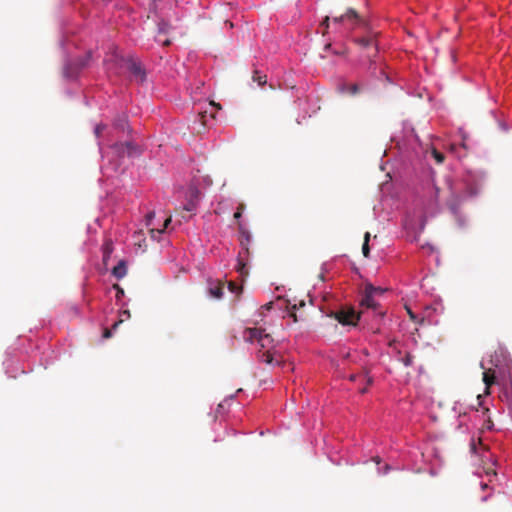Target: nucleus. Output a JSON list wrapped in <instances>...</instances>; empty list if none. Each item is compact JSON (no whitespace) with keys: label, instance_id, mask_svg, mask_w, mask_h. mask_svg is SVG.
I'll use <instances>...</instances> for the list:
<instances>
[{"label":"nucleus","instance_id":"f257e3e1","mask_svg":"<svg viewBox=\"0 0 512 512\" xmlns=\"http://www.w3.org/2000/svg\"><path fill=\"white\" fill-rule=\"evenodd\" d=\"M243 339L248 343H257L259 349L257 358L259 361L272 364L275 358L274 340L270 334L265 333L261 328H246L243 332Z\"/></svg>","mask_w":512,"mask_h":512},{"label":"nucleus","instance_id":"f03ea898","mask_svg":"<svg viewBox=\"0 0 512 512\" xmlns=\"http://www.w3.org/2000/svg\"><path fill=\"white\" fill-rule=\"evenodd\" d=\"M238 230L240 233V244L242 247V250L239 252L238 259H237V272L242 277H245L248 275V270L246 268V260L249 257V244L251 242L252 236L248 230L244 228L241 222H238Z\"/></svg>","mask_w":512,"mask_h":512},{"label":"nucleus","instance_id":"7ed1b4c3","mask_svg":"<svg viewBox=\"0 0 512 512\" xmlns=\"http://www.w3.org/2000/svg\"><path fill=\"white\" fill-rule=\"evenodd\" d=\"M364 313L361 311L360 313H356V311L351 307H343L338 311H334L330 314V317L336 319L342 325H352L355 326L360 319V315Z\"/></svg>","mask_w":512,"mask_h":512},{"label":"nucleus","instance_id":"20e7f679","mask_svg":"<svg viewBox=\"0 0 512 512\" xmlns=\"http://www.w3.org/2000/svg\"><path fill=\"white\" fill-rule=\"evenodd\" d=\"M334 23H344L348 28L353 29L363 23V19L359 16L356 10L349 8L346 13L333 18Z\"/></svg>","mask_w":512,"mask_h":512},{"label":"nucleus","instance_id":"39448f33","mask_svg":"<svg viewBox=\"0 0 512 512\" xmlns=\"http://www.w3.org/2000/svg\"><path fill=\"white\" fill-rule=\"evenodd\" d=\"M112 149L120 157H133L141 154L139 146L131 141L115 143Z\"/></svg>","mask_w":512,"mask_h":512},{"label":"nucleus","instance_id":"423d86ee","mask_svg":"<svg viewBox=\"0 0 512 512\" xmlns=\"http://www.w3.org/2000/svg\"><path fill=\"white\" fill-rule=\"evenodd\" d=\"M360 306L367 310H372L380 318L385 315V311L380 309L379 303L376 301V296L369 294L366 290H363Z\"/></svg>","mask_w":512,"mask_h":512},{"label":"nucleus","instance_id":"0eeeda50","mask_svg":"<svg viewBox=\"0 0 512 512\" xmlns=\"http://www.w3.org/2000/svg\"><path fill=\"white\" fill-rule=\"evenodd\" d=\"M306 305L304 299L297 300L296 298L287 300V309L289 317L293 319L294 323L304 321L306 316L303 313L297 314V310L303 308Z\"/></svg>","mask_w":512,"mask_h":512},{"label":"nucleus","instance_id":"6e6552de","mask_svg":"<svg viewBox=\"0 0 512 512\" xmlns=\"http://www.w3.org/2000/svg\"><path fill=\"white\" fill-rule=\"evenodd\" d=\"M91 58V53H87L84 57L77 59L75 62L69 63L64 69V74L67 78H74L79 71L87 66Z\"/></svg>","mask_w":512,"mask_h":512},{"label":"nucleus","instance_id":"1a4fd4ad","mask_svg":"<svg viewBox=\"0 0 512 512\" xmlns=\"http://www.w3.org/2000/svg\"><path fill=\"white\" fill-rule=\"evenodd\" d=\"M355 42L363 48L373 50V53H368V57L374 56L378 52V46L374 38L372 37H360L356 38Z\"/></svg>","mask_w":512,"mask_h":512},{"label":"nucleus","instance_id":"9d476101","mask_svg":"<svg viewBox=\"0 0 512 512\" xmlns=\"http://www.w3.org/2000/svg\"><path fill=\"white\" fill-rule=\"evenodd\" d=\"M128 70L130 71V73L136 77V79H138L139 81H144L145 79V71L141 65V63L135 61V60H130L128 62Z\"/></svg>","mask_w":512,"mask_h":512},{"label":"nucleus","instance_id":"9b49d317","mask_svg":"<svg viewBox=\"0 0 512 512\" xmlns=\"http://www.w3.org/2000/svg\"><path fill=\"white\" fill-rule=\"evenodd\" d=\"M483 382L485 384V394H490V387L496 382L495 371L487 369L483 372Z\"/></svg>","mask_w":512,"mask_h":512},{"label":"nucleus","instance_id":"f8f14e48","mask_svg":"<svg viewBox=\"0 0 512 512\" xmlns=\"http://www.w3.org/2000/svg\"><path fill=\"white\" fill-rule=\"evenodd\" d=\"M113 242L110 238H106L102 245V253H103V262L107 264L108 259L110 258L113 252Z\"/></svg>","mask_w":512,"mask_h":512},{"label":"nucleus","instance_id":"ddd939ff","mask_svg":"<svg viewBox=\"0 0 512 512\" xmlns=\"http://www.w3.org/2000/svg\"><path fill=\"white\" fill-rule=\"evenodd\" d=\"M127 274V266L124 260H121L113 269L112 275L117 279H122Z\"/></svg>","mask_w":512,"mask_h":512},{"label":"nucleus","instance_id":"4468645a","mask_svg":"<svg viewBox=\"0 0 512 512\" xmlns=\"http://www.w3.org/2000/svg\"><path fill=\"white\" fill-rule=\"evenodd\" d=\"M341 90L343 92H347L351 95H356L360 92V87L358 84L356 83H353V84H344L342 87H341Z\"/></svg>","mask_w":512,"mask_h":512},{"label":"nucleus","instance_id":"2eb2a0df","mask_svg":"<svg viewBox=\"0 0 512 512\" xmlns=\"http://www.w3.org/2000/svg\"><path fill=\"white\" fill-rule=\"evenodd\" d=\"M209 293L214 298H221L223 295V285L221 283H217L214 287L209 288Z\"/></svg>","mask_w":512,"mask_h":512},{"label":"nucleus","instance_id":"dca6fc26","mask_svg":"<svg viewBox=\"0 0 512 512\" xmlns=\"http://www.w3.org/2000/svg\"><path fill=\"white\" fill-rule=\"evenodd\" d=\"M364 290L376 297L382 295L385 292V290L381 287H375L372 284H366Z\"/></svg>","mask_w":512,"mask_h":512},{"label":"nucleus","instance_id":"f3484780","mask_svg":"<svg viewBox=\"0 0 512 512\" xmlns=\"http://www.w3.org/2000/svg\"><path fill=\"white\" fill-rule=\"evenodd\" d=\"M369 240H370V233L366 232L364 235V242L362 245V253L364 257H369L370 254V247H369Z\"/></svg>","mask_w":512,"mask_h":512},{"label":"nucleus","instance_id":"a211bd4d","mask_svg":"<svg viewBox=\"0 0 512 512\" xmlns=\"http://www.w3.org/2000/svg\"><path fill=\"white\" fill-rule=\"evenodd\" d=\"M266 75H262L259 71H254L253 80L258 83L259 86H263L267 82Z\"/></svg>","mask_w":512,"mask_h":512},{"label":"nucleus","instance_id":"6ab92c4d","mask_svg":"<svg viewBox=\"0 0 512 512\" xmlns=\"http://www.w3.org/2000/svg\"><path fill=\"white\" fill-rule=\"evenodd\" d=\"M170 29L171 25L168 22L162 20L158 23L159 34H167Z\"/></svg>","mask_w":512,"mask_h":512},{"label":"nucleus","instance_id":"aec40b11","mask_svg":"<svg viewBox=\"0 0 512 512\" xmlns=\"http://www.w3.org/2000/svg\"><path fill=\"white\" fill-rule=\"evenodd\" d=\"M120 320L119 321H116L113 326H112V329L115 330L125 319H129L130 318V311L129 310H124L120 313Z\"/></svg>","mask_w":512,"mask_h":512},{"label":"nucleus","instance_id":"412c9836","mask_svg":"<svg viewBox=\"0 0 512 512\" xmlns=\"http://www.w3.org/2000/svg\"><path fill=\"white\" fill-rule=\"evenodd\" d=\"M405 366H411L413 364L414 356L411 353H406L404 357L399 359Z\"/></svg>","mask_w":512,"mask_h":512},{"label":"nucleus","instance_id":"4be33fe9","mask_svg":"<svg viewBox=\"0 0 512 512\" xmlns=\"http://www.w3.org/2000/svg\"><path fill=\"white\" fill-rule=\"evenodd\" d=\"M170 222H171V218H167V219H165V221H164V223H163L161 228H157L156 229V228L152 227L150 229V232L151 233L157 232L158 234H161V233H163L165 231V229L167 228V226L169 225Z\"/></svg>","mask_w":512,"mask_h":512},{"label":"nucleus","instance_id":"5701e85b","mask_svg":"<svg viewBox=\"0 0 512 512\" xmlns=\"http://www.w3.org/2000/svg\"><path fill=\"white\" fill-rule=\"evenodd\" d=\"M432 156L438 164L443 163L445 158L444 155L441 152L437 151L436 149L432 150Z\"/></svg>","mask_w":512,"mask_h":512},{"label":"nucleus","instance_id":"b1692460","mask_svg":"<svg viewBox=\"0 0 512 512\" xmlns=\"http://www.w3.org/2000/svg\"><path fill=\"white\" fill-rule=\"evenodd\" d=\"M244 208H245V205H244V204H240V205L237 207V210H236V212L234 213V218H235L236 220H239V219L241 218V216H242V212H243Z\"/></svg>","mask_w":512,"mask_h":512},{"label":"nucleus","instance_id":"393cba45","mask_svg":"<svg viewBox=\"0 0 512 512\" xmlns=\"http://www.w3.org/2000/svg\"><path fill=\"white\" fill-rule=\"evenodd\" d=\"M329 21H330V17L329 16H326L323 21L321 22V26L324 28L323 30V35H325L327 33V30L329 28Z\"/></svg>","mask_w":512,"mask_h":512},{"label":"nucleus","instance_id":"a878e982","mask_svg":"<svg viewBox=\"0 0 512 512\" xmlns=\"http://www.w3.org/2000/svg\"><path fill=\"white\" fill-rule=\"evenodd\" d=\"M115 125L121 130H125L127 123L125 118H120L116 121Z\"/></svg>","mask_w":512,"mask_h":512},{"label":"nucleus","instance_id":"bb28decb","mask_svg":"<svg viewBox=\"0 0 512 512\" xmlns=\"http://www.w3.org/2000/svg\"><path fill=\"white\" fill-rule=\"evenodd\" d=\"M105 128H106V126H105V125H103V124H98V125L95 127V130H94V133H95L96 137H99Z\"/></svg>","mask_w":512,"mask_h":512},{"label":"nucleus","instance_id":"cd10ccee","mask_svg":"<svg viewBox=\"0 0 512 512\" xmlns=\"http://www.w3.org/2000/svg\"><path fill=\"white\" fill-rule=\"evenodd\" d=\"M155 217V213L154 212H150L147 214L146 216V225L148 227H151L152 226V220L154 219Z\"/></svg>","mask_w":512,"mask_h":512},{"label":"nucleus","instance_id":"c85d7f7f","mask_svg":"<svg viewBox=\"0 0 512 512\" xmlns=\"http://www.w3.org/2000/svg\"><path fill=\"white\" fill-rule=\"evenodd\" d=\"M228 289H229L231 292L235 293V292H237L240 288H239V287L237 286V284H235L234 282H229V283H228Z\"/></svg>","mask_w":512,"mask_h":512},{"label":"nucleus","instance_id":"c756f323","mask_svg":"<svg viewBox=\"0 0 512 512\" xmlns=\"http://www.w3.org/2000/svg\"><path fill=\"white\" fill-rule=\"evenodd\" d=\"M206 116H207V112L206 111L204 113H202V112L198 113L199 121L201 122L202 125L206 124V120H205Z\"/></svg>","mask_w":512,"mask_h":512},{"label":"nucleus","instance_id":"7c9ffc66","mask_svg":"<svg viewBox=\"0 0 512 512\" xmlns=\"http://www.w3.org/2000/svg\"><path fill=\"white\" fill-rule=\"evenodd\" d=\"M364 378H365V380H366L367 386L372 385V383H373V379H372V377H370V376L368 375V371H366V370H365V372H364Z\"/></svg>","mask_w":512,"mask_h":512},{"label":"nucleus","instance_id":"2f4dec72","mask_svg":"<svg viewBox=\"0 0 512 512\" xmlns=\"http://www.w3.org/2000/svg\"><path fill=\"white\" fill-rule=\"evenodd\" d=\"M112 336L111 329H105L103 332V338L108 339Z\"/></svg>","mask_w":512,"mask_h":512},{"label":"nucleus","instance_id":"473e14b6","mask_svg":"<svg viewBox=\"0 0 512 512\" xmlns=\"http://www.w3.org/2000/svg\"><path fill=\"white\" fill-rule=\"evenodd\" d=\"M157 41H158V42H160V43H161L162 45H164V46H168V45H170V43H171V41H170L169 39H164V40H162V39H160V38H157Z\"/></svg>","mask_w":512,"mask_h":512},{"label":"nucleus","instance_id":"72a5a7b5","mask_svg":"<svg viewBox=\"0 0 512 512\" xmlns=\"http://www.w3.org/2000/svg\"><path fill=\"white\" fill-rule=\"evenodd\" d=\"M113 287L117 290L118 294L122 295L124 293L123 289L118 284H114Z\"/></svg>","mask_w":512,"mask_h":512},{"label":"nucleus","instance_id":"f704fd0d","mask_svg":"<svg viewBox=\"0 0 512 512\" xmlns=\"http://www.w3.org/2000/svg\"><path fill=\"white\" fill-rule=\"evenodd\" d=\"M193 209H194L193 203H189L188 205L185 206V210H187V211H192Z\"/></svg>","mask_w":512,"mask_h":512},{"label":"nucleus","instance_id":"c9c22d12","mask_svg":"<svg viewBox=\"0 0 512 512\" xmlns=\"http://www.w3.org/2000/svg\"><path fill=\"white\" fill-rule=\"evenodd\" d=\"M407 312H408V314H409V316H410V318H411L412 320H414V319L416 318V316L414 315V313H413L409 308H407Z\"/></svg>","mask_w":512,"mask_h":512},{"label":"nucleus","instance_id":"e433bc0d","mask_svg":"<svg viewBox=\"0 0 512 512\" xmlns=\"http://www.w3.org/2000/svg\"><path fill=\"white\" fill-rule=\"evenodd\" d=\"M357 378H358V375H356V374H352V375H350V377H349V379H350L351 381H355Z\"/></svg>","mask_w":512,"mask_h":512},{"label":"nucleus","instance_id":"4c0bfd02","mask_svg":"<svg viewBox=\"0 0 512 512\" xmlns=\"http://www.w3.org/2000/svg\"><path fill=\"white\" fill-rule=\"evenodd\" d=\"M359 391H360V393H362V394L366 393V392H367V386H366V387H364V388H361Z\"/></svg>","mask_w":512,"mask_h":512},{"label":"nucleus","instance_id":"58836bf2","mask_svg":"<svg viewBox=\"0 0 512 512\" xmlns=\"http://www.w3.org/2000/svg\"><path fill=\"white\" fill-rule=\"evenodd\" d=\"M283 363H284L283 361L276 359V365H279V366H280V365H282Z\"/></svg>","mask_w":512,"mask_h":512},{"label":"nucleus","instance_id":"ea45409f","mask_svg":"<svg viewBox=\"0 0 512 512\" xmlns=\"http://www.w3.org/2000/svg\"><path fill=\"white\" fill-rule=\"evenodd\" d=\"M226 24H228V25H229V28H233V26H234V25H233V23H232V22H229V21H226Z\"/></svg>","mask_w":512,"mask_h":512},{"label":"nucleus","instance_id":"a19ab883","mask_svg":"<svg viewBox=\"0 0 512 512\" xmlns=\"http://www.w3.org/2000/svg\"><path fill=\"white\" fill-rule=\"evenodd\" d=\"M330 47H331V44H330V43H328V44H326V45H325L324 49H325V50H328Z\"/></svg>","mask_w":512,"mask_h":512},{"label":"nucleus","instance_id":"79ce46f5","mask_svg":"<svg viewBox=\"0 0 512 512\" xmlns=\"http://www.w3.org/2000/svg\"><path fill=\"white\" fill-rule=\"evenodd\" d=\"M374 460H375V462H376L377 464H379V463H380V458H379V457H375V458H374Z\"/></svg>","mask_w":512,"mask_h":512},{"label":"nucleus","instance_id":"37998d69","mask_svg":"<svg viewBox=\"0 0 512 512\" xmlns=\"http://www.w3.org/2000/svg\"><path fill=\"white\" fill-rule=\"evenodd\" d=\"M389 465H385V473L389 470Z\"/></svg>","mask_w":512,"mask_h":512},{"label":"nucleus","instance_id":"c03bdc74","mask_svg":"<svg viewBox=\"0 0 512 512\" xmlns=\"http://www.w3.org/2000/svg\"><path fill=\"white\" fill-rule=\"evenodd\" d=\"M266 307H267V309H270L271 308V303L267 304Z\"/></svg>","mask_w":512,"mask_h":512}]
</instances>
